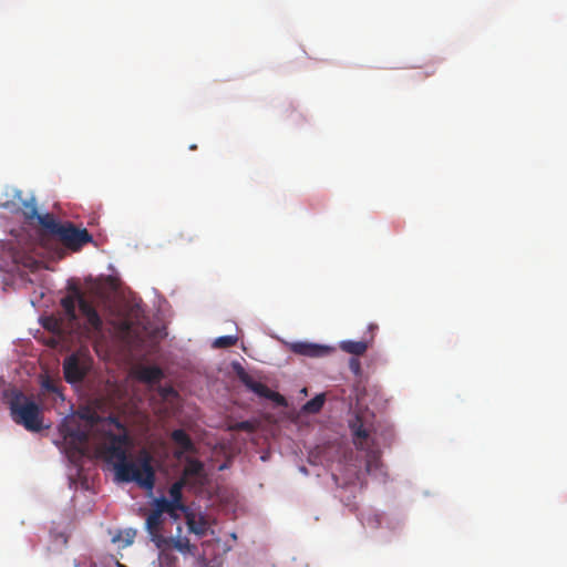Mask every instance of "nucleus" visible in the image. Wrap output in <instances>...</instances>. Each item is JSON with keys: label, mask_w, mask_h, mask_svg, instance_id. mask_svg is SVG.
I'll use <instances>...</instances> for the list:
<instances>
[{"label": "nucleus", "mask_w": 567, "mask_h": 567, "mask_svg": "<svg viewBox=\"0 0 567 567\" xmlns=\"http://www.w3.org/2000/svg\"><path fill=\"white\" fill-rule=\"evenodd\" d=\"M90 427L100 426L104 439L100 444V453L105 462L114 468L120 482H134L140 487L152 491L155 485V472L152 455L141 450L135 458L128 457L132 442L126 426L115 416L101 417L95 412L81 414Z\"/></svg>", "instance_id": "f257e3e1"}, {"label": "nucleus", "mask_w": 567, "mask_h": 567, "mask_svg": "<svg viewBox=\"0 0 567 567\" xmlns=\"http://www.w3.org/2000/svg\"><path fill=\"white\" fill-rule=\"evenodd\" d=\"M196 454L197 447L195 443L185 431L179 429V466L184 463L183 470L179 471V492L183 488H189L198 494L204 491L205 485L208 483L204 463L195 456ZM179 514L184 515L188 530L197 537L204 536L209 529V523L205 514L199 509L183 504L181 493Z\"/></svg>", "instance_id": "f03ea898"}, {"label": "nucleus", "mask_w": 567, "mask_h": 567, "mask_svg": "<svg viewBox=\"0 0 567 567\" xmlns=\"http://www.w3.org/2000/svg\"><path fill=\"white\" fill-rule=\"evenodd\" d=\"M169 496L154 499V508L146 517L145 528L151 540L158 549V563L161 567H177V538L166 528L167 520L164 514H168L177 520V481L171 483Z\"/></svg>", "instance_id": "7ed1b4c3"}, {"label": "nucleus", "mask_w": 567, "mask_h": 567, "mask_svg": "<svg viewBox=\"0 0 567 567\" xmlns=\"http://www.w3.org/2000/svg\"><path fill=\"white\" fill-rule=\"evenodd\" d=\"M3 400L10 411L12 421L22 425L29 432H40L43 429L41 406L17 388L3 392Z\"/></svg>", "instance_id": "20e7f679"}, {"label": "nucleus", "mask_w": 567, "mask_h": 567, "mask_svg": "<svg viewBox=\"0 0 567 567\" xmlns=\"http://www.w3.org/2000/svg\"><path fill=\"white\" fill-rule=\"evenodd\" d=\"M76 305L81 313L85 317L90 330L96 334L103 331V320L99 315L93 302L84 298L79 289H74V295H68L61 299V306L70 322L78 320Z\"/></svg>", "instance_id": "39448f33"}, {"label": "nucleus", "mask_w": 567, "mask_h": 567, "mask_svg": "<svg viewBox=\"0 0 567 567\" xmlns=\"http://www.w3.org/2000/svg\"><path fill=\"white\" fill-rule=\"evenodd\" d=\"M231 367L236 377L248 390H250L260 398L268 399L275 402L279 406L287 405V401L284 395L270 390L266 384L256 381L239 362H234Z\"/></svg>", "instance_id": "423d86ee"}, {"label": "nucleus", "mask_w": 567, "mask_h": 567, "mask_svg": "<svg viewBox=\"0 0 567 567\" xmlns=\"http://www.w3.org/2000/svg\"><path fill=\"white\" fill-rule=\"evenodd\" d=\"M56 238L70 250L79 251L93 240L86 228H80L71 221L63 223L58 229Z\"/></svg>", "instance_id": "0eeeda50"}, {"label": "nucleus", "mask_w": 567, "mask_h": 567, "mask_svg": "<svg viewBox=\"0 0 567 567\" xmlns=\"http://www.w3.org/2000/svg\"><path fill=\"white\" fill-rule=\"evenodd\" d=\"M90 369V359L82 353H72L63 361V374L68 383L81 382Z\"/></svg>", "instance_id": "6e6552de"}, {"label": "nucleus", "mask_w": 567, "mask_h": 567, "mask_svg": "<svg viewBox=\"0 0 567 567\" xmlns=\"http://www.w3.org/2000/svg\"><path fill=\"white\" fill-rule=\"evenodd\" d=\"M60 433L69 446L76 453L84 454L90 439V430L82 429L73 422H65L60 425Z\"/></svg>", "instance_id": "1a4fd4ad"}, {"label": "nucleus", "mask_w": 567, "mask_h": 567, "mask_svg": "<svg viewBox=\"0 0 567 567\" xmlns=\"http://www.w3.org/2000/svg\"><path fill=\"white\" fill-rule=\"evenodd\" d=\"M353 444L358 450L367 451L371 444L372 424L359 413L349 421Z\"/></svg>", "instance_id": "9d476101"}, {"label": "nucleus", "mask_w": 567, "mask_h": 567, "mask_svg": "<svg viewBox=\"0 0 567 567\" xmlns=\"http://www.w3.org/2000/svg\"><path fill=\"white\" fill-rule=\"evenodd\" d=\"M291 350L297 354L310 358L326 357L333 351L330 347L307 342L293 343Z\"/></svg>", "instance_id": "9b49d317"}, {"label": "nucleus", "mask_w": 567, "mask_h": 567, "mask_svg": "<svg viewBox=\"0 0 567 567\" xmlns=\"http://www.w3.org/2000/svg\"><path fill=\"white\" fill-rule=\"evenodd\" d=\"M135 375L142 382L154 384L162 380L163 371L156 365H138Z\"/></svg>", "instance_id": "f8f14e48"}, {"label": "nucleus", "mask_w": 567, "mask_h": 567, "mask_svg": "<svg viewBox=\"0 0 567 567\" xmlns=\"http://www.w3.org/2000/svg\"><path fill=\"white\" fill-rule=\"evenodd\" d=\"M38 223L51 235L56 236L58 229L63 223L58 221L52 214H43L38 217Z\"/></svg>", "instance_id": "ddd939ff"}, {"label": "nucleus", "mask_w": 567, "mask_h": 567, "mask_svg": "<svg viewBox=\"0 0 567 567\" xmlns=\"http://www.w3.org/2000/svg\"><path fill=\"white\" fill-rule=\"evenodd\" d=\"M340 349L354 355H363L368 350V342L347 340L340 343Z\"/></svg>", "instance_id": "4468645a"}, {"label": "nucleus", "mask_w": 567, "mask_h": 567, "mask_svg": "<svg viewBox=\"0 0 567 567\" xmlns=\"http://www.w3.org/2000/svg\"><path fill=\"white\" fill-rule=\"evenodd\" d=\"M135 537L136 530L134 528H126L124 530L116 532V534L112 536V543L121 544L122 547H127L134 543Z\"/></svg>", "instance_id": "2eb2a0df"}, {"label": "nucleus", "mask_w": 567, "mask_h": 567, "mask_svg": "<svg viewBox=\"0 0 567 567\" xmlns=\"http://www.w3.org/2000/svg\"><path fill=\"white\" fill-rule=\"evenodd\" d=\"M324 395L318 394L313 399L309 400L303 406L302 411L309 414L318 413L324 404Z\"/></svg>", "instance_id": "dca6fc26"}, {"label": "nucleus", "mask_w": 567, "mask_h": 567, "mask_svg": "<svg viewBox=\"0 0 567 567\" xmlns=\"http://www.w3.org/2000/svg\"><path fill=\"white\" fill-rule=\"evenodd\" d=\"M237 341L238 338L236 336H223L214 340L213 347L217 349L230 348L234 347Z\"/></svg>", "instance_id": "f3484780"}, {"label": "nucleus", "mask_w": 567, "mask_h": 567, "mask_svg": "<svg viewBox=\"0 0 567 567\" xmlns=\"http://www.w3.org/2000/svg\"><path fill=\"white\" fill-rule=\"evenodd\" d=\"M22 213L28 220L38 219L40 214L38 213V207L33 202H25L23 204Z\"/></svg>", "instance_id": "a211bd4d"}, {"label": "nucleus", "mask_w": 567, "mask_h": 567, "mask_svg": "<svg viewBox=\"0 0 567 567\" xmlns=\"http://www.w3.org/2000/svg\"><path fill=\"white\" fill-rule=\"evenodd\" d=\"M378 463H379V454L371 451L367 454V463H365V468H367V472H372L373 467H377L378 466Z\"/></svg>", "instance_id": "6ab92c4d"}, {"label": "nucleus", "mask_w": 567, "mask_h": 567, "mask_svg": "<svg viewBox=\"0 0 567 567\" xmlns=\"http://www.w3.org/2000/svg\"><path fill=\"white\" fill-rule=\"evenodd\" d=\"M42 389L48 391V392L58 394L59 396L62 398V393H61L59 386L52 380H50V379L43 380Z\"/></svg>", "instance_id": "aec40b11"}, {"label": "nucleus", "mask_w": 567, "mask_h": 567, "mask_svg": "<svg viewBox=\"0 0 567 567\" xmlns=\"http://www.w3.org/2000/svg\"><path fill=\"white\" fill-rule=\"evenodd\" d=\"M115 328L123 334H127L132 330V322L127 319L114 322Z\"/></svg>", "instance_id": "412c9836"}, {"label": "nucleus", "mask_w": 567, "mask_h": 567, "mask_svg": "<svg viewBox=\"0 0 567 567\" xmlns=\"http://www.w3.org/2000/svg\"><path fill=\"white\" fill-rule=\"evenodd\" d=\"M350 368L353 372L358 373L360 371V362L357 359H351Z\"/></svg>", "instance_id": "4be33fe9"}, {"label": "nucleus", "mask_w": 567, "mask_h": 567, "mask_svg": "<svg viewBox=\"0 0 567 567\" xmlns=\"http://www.w3.org/2000/svg\"><path fill=\"white\" fill-rule=\"evenodd\" d=\"M171 439L174 441V442H177V430H173L172 433H171Z\"/></svg>", "instance_id": "5701e85b"}, {"label": "nucleus", "mask_w": 567, "mask_h": 567, "mask_svg": "<svg viewBox=\"0 0 567 567\" xmlns=\"http://www.w3.org/2000/svg\"><path fill=\"white\" fill-rule=\"evenodd\" d=\"M55 326H56V322H53V323H50V324H44V327L47 329H52V330L54 329Z\"/></svg>", "instance_id": "b1692460"}, {"label": "nucleus", "mask_w": 567, "mask_h": 567, "mask_svg": "<svg viewBox=\"0 0 567 567\" xmlns=\"http://www.w3.org/2000/svg\"><path fill=\"white\" fill-rule=\"evenodd\" d=\"M55 326H56V322H53V323H50V324H44V327L47 329H52V330L54 329Z\"/></svg>", "instance_id": "393cba45"}, {"label": "nucleus", "mask_w": 567, "mask_h": 567, "mask_svg": "<svg viewBox=\"0 0 567 567\" xmlns=\"http://www.w3.org/2000/svg\"><path fill=\"white\" fill-rule=\"evenodd\" d=\"M55 326H56V322H53V323H50V324H44V327L47 329H52V330L54 329Z\"/></svg>", "instance_id": "a878e982"}, {"label": "nucleus", "mask_w": 567, "mask_h": 567, "mask_svg": "<svg viewBox=\"0 0 567 567\" xmlns=\"http://www.w3.org/2000/svg\"><path fill=\"white\" fill-rule=\"evenodd\" d=\"M167 392H175L173 388H169L168 390H166Z\"/></svg>", "instance_id": "bb28decb"}]
</instances>
